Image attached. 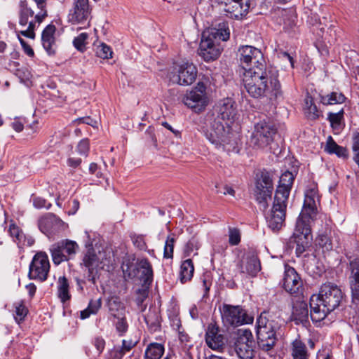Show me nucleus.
I'll return each instance as SVG.
<instances>
[{
    "instance_id": "f257e3e1",
    "label": "nucleus",
    "mask_w": 359,
    "mask_h": 359,
    "mask_svg": "<svg viewBox=\"0 0 359 359\" xmlns=\"http://www.w3.org/2000/svg\"><path fill=\"white\" fill-rule=\"evenodd\" d=\"M278 77V72L275 67L254 66L245 69L243 81L245 90L252 97H260L267 90H271L277 97L281 95Z\"/></svg>"
},
{
    "instance_id": "f03ea898",
    "label": "nucleus",
    "mask_w": 359,
    "mask_h": 359,
    "mask_svg": "<svg viewBox=\"0 0 359 359\" xmlns=\"http://www.w3.org/2000/svg\"><path fill=\"white\" fill-rule=\"evenodd\" d=\"M294 180L293 174L289 171L283 173L280 177L272 208L266 217L267 226L273 232L278 231L284 225L288 197Z\"/></svg>"
},
{
    "instance_id": "7ed1b4c3",
    "label": "nucleus",
    "mask_w": 359,
    "mask_h": 359,
    "mask_svg": "<svg viewBox=\"0 0 359 359\" xmlns=\"http://www.w3.org/2000/svg\"><path fill=\"white\" fill-rule=\"evenodd\" d=\"M344 299V293L335 284H323L318 295L310 299V316L313 322H320L327 315L339 306Z\"/></svg>"
},
{
    "instance_id": "20e7f679",
    "label": "nucleus",
    "mask_w": 359,
    "mask_h": 359,
    "mask_svg": "<svg viewBox=\"0 0 359 359\" xmlns=\"http://www.w3.org/2000/svg\"><path fill=\"white\" fill-rule=\"evenodd\" d=\"M204 135L215 148L227 152L234 151L237 146V137L233 133L229 123L221 122L218 118L207 116Z\"/></svg>"
},
{
    "instance_id": "39448f33",
    "label": "nucleus",
    "mask_w": 359,
    "mask_h": 359,
    "mask_svg": "<svg viewBox=\"0 0 359 359\" xmlns=\"http://www.w3.org/2000/svg\"><path fill=\"white\" fill-rule=\"evenodd\" d=\"M229 36V29L225 25H219L218 29L211 28L204 31L198 49L199 55L207 62L216 60L220 55L219 41H227Z\"/></svg>"
},
{
    "instance_id": "423d86ee",
    "label": "nucleus",
    "mask_w": 359,
    "mask_h": 359,
    "mask_svg": "<svg viewBox=\"0 0 359 359\" xmlns=\"http://www.w3.org/2000/svg\"><path fill=\"white\" fill-rule=\"evenodd\" d=\"M316 213L304 212L303 210L298 217L292 236L289 240V247H295V253L301 257L310 247L313 239L311 220Z\"/></svg>"
},
{
    "instance_id": "0eeeda50",
    "label": "nucleus",
    "mask_w": 359,
    "mask_h": 359,
    "mask_svg": "<svg viewBox=\"0 0 359 359\" xmlns=\"http://www.w3.org/2000/svg\"><path fill=\"white\" fill-rule=\"evenodd\" d=\"M280 325L273 320H269L262 314L257 320V339L258 348L271 355L277 341L276 333Z\"/></svg>"
},
{
    "instance_id": "6e6552de",
    "label": "nucleus",
    "mask_w": 359,
    "mask_h": 359,
    "mask_svg": "<svg viewBox=\"0 0 359 359\" xmlns=\"http://www.w3.org/2000/svg\"><path fill=\"white\" fill-rule=\"evenodd\" d=\"M121 269L125 277L134 278L140 275V279L144 285H149L153 281L152 266L147 258L137 259L134 255L123 258Z\"/></svg>"
},
{
    "instance_id": "1a4fd4ad",
    "label": "nucleus",
    "mask_w": 359,
    "mask_h": 359,
    "mask_svg": "<svg viewBox=\"0 0 359 359\" xmlns=\"http://www.w3.org/2000/svg\"><path fill=\"white\" fill-rule=\"evenodd\" d=\"M277 131L274 124L262 120L255 125L254 131L250 138V144L255 149H263L273 140Z\"/></svg>"
},
{
    "instance_id": "9d476101",
    "label": "nucleus",
    "mask_w": 359,
    "mask_h": 359,
    "mask_svg": "<svg viewBox=\"0 0 359 359\" xmlns=\"http://www.w3.org/2000/svg\"><path fill=\"white\" fill-rule=\"evenodd\" d=\"M197 74L196 67L191 62H185L175 64L168 72V76L172 83L189 86L196 81Z\"/></svg>"
},
{
    "instance_id": "9b49d317",
    "label": "nucleus",
    "mask_w": 359,
    "mask_h": 359,
    "mask_svg": "<svg viewBox=\"0 0 359 359\" xmlns=\"http://www.w3.org/2000/svg\"><path fill=\"white\" fill-rule=\"evenodd\" d=\"M222 321L228 326H239L253 322V317L247 314L240 306L224 304L220 309Z\"/></svg>"
},
{
    "instance_id": "f8f14e48",
    "label": "nucleus",
    "mask_w": 359,
    "mask_h": 359,
    "mask_svg": "<svg viewBox=\"0 0 359 359\" xmlns=\"http://www.w3.org/2000/svg\"><path fill=\"white\" fill-rule=\"evenodd\" d=\"M79 249L78 244L73 241L64 240L52 245L50 251L52 259L55 265L73 257Z\"/></svg>"
},
{
    "instance_id": "ddd939ff",
    "label": "nucleus",
    "mask_w": 359,
    "mask_h": 359,
    "mask_svg": "<svg viewBox=\"0 0 359 359\" xmlns=\"http://www.w3.org/2000/svg\"><path fill=\"white\" fill-rule=\"evenodd\" d=\"M255 344L250 330H240L234 343V350L240 359H252L255 355Z\"/></svg>"
},
{
    "instance_id": "4468645a",
    "label": "nucleus",
    "mask_w": 359,
    "mask_h": 359,
    "mask_svg": "<svg viewBox=\"0 0 359 359\" xmlns=\"http://www.w3.org/2000/svg\"><path fill=\"white\" fill-rule=\"evenodd\" d=\"M50 270L48 257L46 252H37L33 257L28 273V277L31 280L45 281Z\"/></svg>"
},
{
    "instance_id": "2eb2a0df",
    "label": "nucleus",
    "mask_w": 359,
    "mask_h": 359,
    "mask_svg": "<svg viewBox=\"0 0 359 359\" xmlns=\"http://www.w3.org/2000/svg\"><path fill=\"white\" fill-rule=\"evenodd\" d=\"M273 190V181L269 173L262 172L260 178L256 183L255 196L256 201L262 205L264 210L268 208V200L271 198Z\"/></svg>"
},
{
    "instance_id": "dca6fc26",
    "label": "nucleus",
    "mask_w": 359,
    "mask_h": 359,
    "mask_svg": "<svg viewBox=\"0 0 359 359\" xmlns=\"http://www.w3.org/2000/svg\"><path fill=\"white\" fill-rule=\"evenodd\" d=\"M226 15L234 19H241L249 11L250 0H218Z\"/></svg>"
},
{
    "instance_id": "f3484780",
    "label": "nucleus",
    "mask_w": 359,
    "mask_h": 359,
    "mask_svg": "<svg viewBox=\"0 0 359 359\" xmlns=\"http://www.w3.org/2000/svg\"><path fill=\"white\" fill-rule=\"evenodd\" d=\"M237 114L235 102L231 98H226L222 100L216 106L214 111L211 114H208V117L212 118H218L221 122L229 123V125L233 122Z\"/></svg>"
},
{
    "instance_id": "a211bd4d",
    "label": "nucleus",
    "mask_w": 359,
    "mask_h": 359,
    "mask_svg": "<svg viewBox=\"0 0 359 359\" xmlns=\"http://www.w3.org/2000/svg\"><path fill=\"white\" fill-rule=\"evenodd\" d=\"M241 273H245L252 277L256 276L261 270V264L257 253L254 250H249L237 264Z\"/></svg>"
},
{
    "instance_id": "6ab92c4d",
    "label": "nucleus",
    "mask_w": 359,
    "mask_h": 359,
    "mask_svg": "<svg viewBox=\"0 0 359 359\" xmlns=\"http://www.w3.org/2000/svg\"><path fill=\"white\" fill-rule=\"evenodd\" d=\"M103 253L99 251L96 254L94 249L88 248L87 252L83 255L82 262L81 263V267H85L88 270V280L91 281L93 284L95 283V271L98 267L102 268L100 266L102 263Z\"/></svg>"
},
{
    "instance_id": "aec40b11",
    "label": "nucleus",
    "mask_w": 359,
    "mask_h": 359,
    "mask_svg": "<svg viewBox=\"0 0 359 359\" xmlns=\"http://www.w3.org/2000/svg\"><path fill=\"white\" fill-rule=\"evenodd\" d=\"M240 61L247 67L250 65L254 66L265 67V60L262 51L251 46H243L239 48L238 51Z\"/></svg>"
},
{
    "instance_id": "412c9836",
    "label": "nucleus",
    "mask_w": 359,
    "mask_h": 359,
    "mask_svg": "<svg viewBox=\"0 0 359 359\" xmlns=\"http://www.w3.org/2000/svg\"><path fill=\"white\" fill-rule=\"evenodd\" d=\"M205 91V86L203 83H198L196 89L187 93L184 97L183 102L184 104L195 111H201L207 104Z\"/></svg>"
},
{
    "instance_id": "4be33fe9",
    "label": "nucleus",
    "mask_w": 359,
    "mask_h": 359,
    "mask_svg": "<svg viewBox=\"0 0 359 359\" xmlns=\"http://www.w3.org/2000/svg\"><path fill=\"white\" fill-rule=\"evenodd\" d=\"M283 282L284 289L291 294L297 296L302 292V280L295 269L287 264L285 266Z\"/></svg>"
},
{
    "instance_id": "5701e85b",
    "label": "nucleus",
    "mask_w": 359,
    "mask_h": 359,
    "mask_svg": "<svg viewBox=\"0 0 359 359\" xmlns=\"http://www.w3.org/2000/svg\"><path fill=\"white\" fill-rule=\"evenodd\" d=\"M63 224L62 221L53 214H47L39 220V228L44 234L49 236L56 233Z\"/></svg>"
},
{
    "instance_id": "b1692460",
    "label": "nucleus",
    "mask_w": 359,
    "mask_h": 359,
    "mask_svg": "<svg viewBox=\"0 0 359 359\" xmlns=\"http://www.w3.org/2000/svg\"><path fill=\"white\" fill-rule=\"evenodd\" d=\"M205 342L208 347L212 350L220 351L225 344L223 334L219 333V327L214 325H209L205 333Z\"/></svg>"
},
{
    "instance_id": "393cba45",
    "label": "nucleus",
    "mask_w": 359,
    "mask_h": 359,
    "mask_svg": "<svg viewBox=\"0 0 359 359\" xmlns=\"http://www.w3.org/2000/svg\"><path fill=\"white\" fill-rule=\"evenodd\" d=\"M348 269L350 271L348 280L352 297L354 300H359V258L351 260Z\"/></svg>"
},
{
    "instance_id": "a878e982",
    "label": "nucleus",
    "mask_w": 359,
    "mask_h": 359,
    "mask_svg": "<svg viewBox=\"0 0 359 359\" xmlns=\"http://www.w3.org/2000/svg\"><path fill=\"white\" fill-rule=\"evenodd\" d=\"M88 0H76L73 10L69 13V20L81 22L86 20L90 15Z\"/></svg>"
},
{
    "instance_id": "bb28decb",
    "label": "nucleus",
    "mask_w": 359,
    "mask_h": 359,
    "mask_svg": "<svg viewBox=\"0 0 359 359\" xmlns=\"http://www.w3.org/2000/svg\"><path fill=\"white\" fill-rule=\"evenodd\" d=\"M55 31V26L53 24H50L45 27L41 34L43 47L49 55H53L56 52V44L54 36Z\"/></svg>"
},
{
    "instance_id": "cd10ccee",
    "label": "nucleus",
    "mask_w": 359,
    "mask_h": 359,
    "mask_svg": "<svg viewBox=\"0 0 359 359\" xmlns=\"http://www.w3.org/2000/svg\"><path fill=\"white\" fill-rule=\"evenodd\" d=\"M292 316L296 324L306 323L309 318L307 304L303 301L297 302L293 306Z\"/></svg>"
},
{
    "instance_id": "c85d7f7f",
    "label": "nucleus",
    "mask_w": 359,
    "mask_h": 359,
    "mask_svg": "<svg viewBox=\"0 0 359 359\" xmlns=\"http://www.w3.org/2000/svg\"><path fill=\"white\" fill-rule=\"evenodd\" d=\"M318 200V190L316 188L308 189L305 194V198L302 210L304 212L316 213V201Z\"/></svg>"
},
{
    "instance_id": "c756f323",
    "label": "nucleus",
    "mask_w": 359,
    "mask_h": 359,
    "mask_svg": "<svg viewBox=\"0 0 359 359\" xmlns=\"http://www.w3.org/2000/svg\"><path fill=\"white\" fill-rule=\"evenodd\" d=\"M144 318L150 332H155L160 330L161 316L155 309H149Z\"/></svg>"
},
{
    "instance_id": "7c9ffc66",
    "label": "nucleus",
    "mask_w": 359,
    "mask_h": 359,
    "mask_svg": "<svg viewBox=\"0 0 359 359\" xmlns=\"http://www.w3.org/2000/svg\"><path fill=\"white\" fill-rule=\"evenodd\" d=\"M304 111L306 118L313 121L318 118L321 114V112L314 104L313 98L309 94L306 95L304 99Z\"/></svg>"
},
{
    "instance_id": "2f4dec72",
    "label": "nucleus",
    "mask_w": 359,
    "mask_h": 359,
    "mask_svg": "<svg viewBox=\"0 0 359 359\" xmlns=\"http://www.w3.org/2000/svg\"><path fill=\"white\" fill-rule=\"evenodd\" d=\"M194 266L191 259H187L180 266V279L182 283H185L193 277Z\"/></svg>"
},
{
    "instance_id": "473e14b6",
    "label": "nucleus",
    "mask_w": 359,
    "mask_h": 359,
    "mask_svg": "<svg viewBox=\"0 0 359 359\" xmlns=\"http://www.w3.org/2000/svg\"><path fill=\"white\" fill-rule=\"evenodd\" d=\"M292 355L293 359H309V357L306 345L299 339L292 342Z\"/></svg>"
},
{
    "instance_id": "72a5a7b5",
    "label": "nucleus",
    "mask_w": 359,
    "mask_h": 359,
    "mask_svg": "<svg viewBox=\"0 0 359 359\" xmlns=\"http://www.w3.org/2000/svg\"><path fill=\"white\" fill-rule=\"evenodd\" d=\"M109 312L114 318L123 315L124 306L118 297H111L107 302Z\"/></svg>"
},
{
    "instance_id": "f704fd0d",
    "label": "nucleus",
    "mask_w": 359,
    "mask_h": 359,
    "mask_svg": "<svg viewBox=\"0 0 359 359\" xmlns=\"http://www.w3.org/2000/svg\"><path fill=\"white\" fill-rule=\"evenodd\" d=\"M69 287V283L66 277H60L57 281V294L62 302L70 299Z\"/></svg>"
},
{
    "instance_id": "c9c22d12",
    "label": "nucleus",
    "mask_w": 359,
    "mask_h": 359,
    "mask_svg": "<svg viewBox=\"0 0 359 359\" xmlns=\"http://www.w3.org/2000/svg\"><path fill=\"white\" fill-rule=\"evenodd\" d=\"M164 353V346L160 344H151L145 351V359H160Z\"/></svg>"
},
{
    "instance_id": "e433bc0d",
    "label": "nucleus",
    "mask_w": 359,
    "mask_h": 359,
    "mask_svg": "<svg viewBox=\"0 0 359 359\" xmlns=\"http://www.w3.org/2000/svg\"><path fill=\"white\" fill-rule=\"evenodd\" d=\"M344 109H341L337 113L329 112L327 119L330 123L333 130L339 131L342 128V122L344 120Z\"/></svg>"
},
{
    "instance_id": "4c0bfd02",
    "label": "nucleus",
    "mask_w": 359,
    "mask_h": 359,
    "mask_svg": "<svg viewBox=\"0 0 359 359\" xmlns=\"http://www.w3.org/2000/svg\"><path fill=\"white\" fill-rule=\"evenodd\" d=\"M345 96L341 93L332 92L327 95L320 96V102L325 105L341 104L345 101Z\"/></svg>"
},
{
    "instance_id": "58836bf2",
    "label": "nucleus",
    "mask_w": 359,
    "mask_h": 359,
    "mask_svg": "<svg viewBox=\"0 0 359 359\" xmlns=\"http://www.w3.org/2000/svg\"><path fill=\"white\" fill-rule=\"evenodd\" d=\"M102 306L101 299L90 300L88 307L81 311V318L86 319L92 314H96Z\"/></svg>"
},
{
    "instance_id": "ea45409f",
    "label": "nucleus",
    "mask_w": 359,
    "mask_h": 359,
    "mask_svg": "<svg viewBox=\"0 0 359 359\" xmlns=\"http://www.w3.org/2000/svg\"><path fill=\"white\" fill-rule=\"evenodd\" d=\"M15 320L20 323L22 320H24L25 316L27 315L28 309L25 306L23 302H18L15 304Z\"/></svg>"
},
{
    "instance_id": "a19ab883",
    "label": "nucleus",
    "mask_w": 359,
    "mask_h": 359,
    "mask_svg": "<svg viewBox=\"0 0 359 359\" xmlns=\"http://www.w3.org/2000/svg\"><path fill=\"white\" fill-rule=\"evenodd\" d=\"M113 52L111 48L107 44L102 43L96 48V55L102 59L112 57Z\"/></svg>"
},
{
    "instance_id": "79ce46f5",
    "label": "nucleus",
    "mask_w": 359,
    "mask_h": 359,
    "mask_svg": "<svg viewBox=\"0 0 359 359\" xmlns=\"http://www.w3.org/2000/svg\"><path fill=\"white\" fill-rule=\"evenodd\" d=\"M175 239L173 237L168 236L163 252V257L165 259H172L173 257L174 245Z\"/></svg>"
},
{
    "instance_id": "37998d69",
    "label": "nucleus",
    "mask_w": 359,
    "mask_h": 359,
    "mask_svg": "<svg viewBox=\"0 0 359 359\" xmlns=\"http://www.w3.org/2000/svg\"><path fill=\"white\" fill-rule=\"evenodd\" d=\"M88 38L87 33H81L75 37L73 41L74 46L79 51L83 52L86 49V40Z\"/></svg>"
},
{
    "instance_id": "c03bdc74",
    "label": "nucleus",
    "mask_w": 359,
    "mask_h": 359,
    "mask_svg": "<svg viewBox=\"0 0 359 359\" xmlns=\"http://www.w3.org/2000/svg\"><path fill=\"white\" fill-rule=\"evenodd\" d=\"M200 247V244L198 240L193 236L189 241L187 243L184 248V254L186 256L189 257L191 255L192 252L197 251Z\"/></svg>"
},
{
    "instance_id": "a18cd8bd",
    "label": "nucleus",
    "mask_w": 359,
    "mask_h": 359,
    "mask_svg": "<svg viewBox=\"0 0 359 359\" xmlns=\"http://www.w3.org/2000/svg\"><path fill=\"white\" fill-rule=\"evenodd\" d=\"M318 244L326 251L332 250L333 245L330 238L325 233L320 234L317 238Z\"/></svg>"
},
{
    "instance_id": "49530a36",
    "label": "nucleus",
    "mask_w": 359,
    "mask_h": 359,
    "mask_svg": "<svg viewBox=\"0 0 359 359\" xmlns=\"http://www.w3.org/2000/svg\"><path fill=\"white\" fill-rule=\"evenodd\" d=\"M229 242L231 245H237L241 242V233L236 228L229 227Z\"/></svg>"
},
{
    "instance_id": "de8ad7c7",
    "label": "nucleus",
    "mask_w": 359,
    "mask_h": 359,
    "mask_svg": "<svg viewBox=\"0 0 359 359\" xmlns=\"http://www.w3.org/2000/svg\"><path fill=\"white\" fill-rule=\"evenodd\" d=\"M118 319L116 323V329L117 332L119 333L120 336L123 335L124 333L128 330V325L126 321V319L123 316H118L116 318Z\"/></svg>"
},
{
    "instance_id": "09e8293b",
    "label": "nucleus",
    "mask_w": 359,
    "mask_h": 359,
    "mask_svg": "<svg viewBox=\"0 0 359 359\" xmlns=\"http://www.w3.org/2000/svg\"><path fill=\"white\" fill-rule=\"evenodd\" d=\"M133 245L140 250H147V246L144 236L142 235H133L131 236Z\"/></svg>"
},
{
    "instance_id": "8fccbe9b",
    "label": "nucleus",
    "mask_w": 359,
    "mask_h": 359,
    "mask_svg": "<svg viewBox=\"0 0 359 359\" xmlns=\"http://www.w3.org/2000/svg\"><path fill=\"white\" fill-rule=\"evenodd\" d=\"M77 151L81 155L88 156L89 151V140L88 139H83L79 142L77 146Z\"/></svg>"
},
{
    "instance_id": "3c124183",
    "label": "nucleus",
    "mask_w": 359,
    "mask_h": 359,
    "mask_svg": "<svg viewBox=\"0 0 359 359\" xmlns=\"http://www.w3.org/2000/svg\"><path fill=\"white\" fill-rule=\"evenodd\" d=\"M20 15H24L26 17H32L34 15V11L27 6V4L21 1L20 3Z\"/></svg>"
},
{
    "instance_id": "603ef678",
    "label": "nucleus",
    "mask_w": 359,
    "mask_h": 359,
    "mask_svg": "<svg viewBox=\"0 0 359 359\" xmlns=\"http://www.w3.org/2000/svg\"><path fill=\"white\" fill-rule=\"evenodd\" d=\"M339 146L334 142L333 138L329 136L327 140L325 151L328 154H333L336 149H339Z\"/></svg>"
},
{
    "instance_id": "864d4df0",
    "label": "nucleus",
    "mask_w": 359,
    "mask_h": 359,
    "mask_svg": "<svg viewBox=\"0 0 359 359\" xmlns=\"http://www.w3.org/2000/svg\"><path fill=\"white\" fill-rule=\"evenodd\" d=\"M33 204L34 206L36 208H46L49 209L51 206V204L50 203H48L46 200L44 198H42L41 197H35L33 199Z\"/></svg>"
},
{
    "instance_id": "5fc2aeb1",
    "label": "nucleus",
    "mask_w": 359,
    "mask_h": 359,
    "mask_svg": "<svg viewBox=\"0 0 359 359\" xmlns=\"http://www.w3.org/2000/svg\"><path fill=\"white\" fill-rule=\"evenodd\" d=\"M215 188L217 189L216 191L217 193H221L223 194L224 195L229 194L232 196H235V190L228 184H224L222 187L216 185Z\"/></svg>"
},
{
    "instance_id": "6e6d98bb",
    "label": "nucleus",
    "mask_w": 359,
    "mask_h": 359,
    "mask_svg": "<svg viewBox=\"0 0 359 359\" xmlns=\"http://www.w3.org/2000/svg\"><path fill=\"white\" fill-rule=\"evenodd\" d=\"M175 325L177 326V328L178 330V337L180 341H181V343L187 344V343L189 342V337L184 330H180L181 325L180 320H177Z\"/></svg>"
},
{
    "instance_id": "4d7b16f0",
    "label": "nucleus",
    "mask_w": 359,
    "mask_h": 359,
    "mask_svg": "<svg viewBox=\"0 0 359 359\" xmlns=\"http://www.w3.org/2000/svg\"><path fill=\"white\" fill-rule=\"evenodd\" d=\"M10 233L13 237H15L19 243L22 242V239L25 237V235L22 231L19 230L17 226H11L9 229Z\"/></svg>"
},
{
    "instance_id": "13d9d810",
    "label": "nucleus",
    "mask_w": 359,
    "mask_h": 359,
    "mask_svg": "<svg viewBox=\"0 0 359 359\" xmlns=\"http://www.w3.org/2000/svg\"><path fill=\"white\" fill-rule=\"evenodd\" d=\"M93 344L95 346L96 349L98 351L99 353H101L104 348L105 341L103 338L100 337H95L93 341Z\"/></svg>"
},
{
    "instance_id": "bf43d9fd",
    "label": "nucleus",
    "mask_w": 359,
    "mask_h": 359,
    "mask_svg": "<svg viewBox=\"0 0 359 359\" xmlns=\"http://www.w3.org/2000/svg\"><path fill=\"white\" fill-rule=\"evenodd\" d=\"M89 172L90 174L95 175L97 177L100 178L102 177V173L100 171V168L95 163H91L89 166Z\"/></svg>"
},
{
    "instance_id": "052dcab7",
    "label": "nucleus",
    "mask_w": 359,
    "mask_h": 359,
    "mask_svg": "<svg viewBox=\"0 0 359 359\" xmlns=\"http://www.w3.org/2000/svg\"><path fill=\"white\" fill-rule=\"evenodd\" d=\"M124 354L125 353L121 348H114L109 352V356L111 359H121Z\"/></svg>"
},
{
    "instance_id": "680f3d73",
    "label": "nucleus",
    "mask_w": 359,
    "mask_h": 359,
    "mask_svg": "<svg viewBox=\"0 0 359 359\" xmlns=\"http://www.w3.org/2000/svg\"><path fill=\"white\" fill-rule=\"evenodd\" d=\"M145 139L148 142H156L154 135V129L152 127H149L145 132Z\"/></svg>"
},
{
    "instance_id": "e2e57ef3",
    "label": "nucleus",
    "mask_w": 359,
    "mask_h": 359,
    "mask_svg": "<svg viewBox=\"0 0 359 359\" xmlns=\"http://www.w3.org/2000/svg\"><path fill=\"white\" fill-rule=\"evenodd\" d=\"M136 344L135 341H133L132 340L126 341L123 340L122 341V348L121 349L126 353V351H129L133 347H134Z\"/></svg>"
},
{
    "instance_id": "0e129e2a",
    "label": "nucleus",
    "mask_w": 359,
    "mask_h": 359,
    "mask_svg": "<svg viewBox=\"0 0 359 359\" xmlns=\"http://www.w3.org/2000/svg\"><path fill=\"white\" fill-rule=\"evenodd\" d=\"M22 47L25 51V53L29 57H32L34 55V52L33 49L31 48V46L27 43L23 42Z\"/></svg>"
},
{
    "instance_id": "69168bd1",
    "label": "nucleus",
    "mask_w": 359,
    "mask_h": 359,
    "mask_svg": "<svg viewBox=\"0 0 359 359\" xmlns=\"http://www.w3.org/2000/svg\"><path fill=\"white\" fill-rule=\"evenodd\" d=\"M81 163V159L79 158H69L68 159V165L73 168L78 167Z\"/></svg>"
},
{
    "instance_id": "338daca9",
    "label": "nucleus",
    "mask_w": 359,
    "mask_h": 359,
    "mask_svg": "<svg viewBox=\"0 0 359 359\" xmlns=\"http://www.w3.org/2000/svg\"><path fill=\"white\" fill-rule=\"evenodd\" d=\"M26 289L29 293V297L32 298L34 296L36 291V285L34 283H31L26 285Z\"/></svg>"
},
{
    "instance_id": "774afa93",
    "label": "nucleus",
    "mask_w": 359,
    "mask_h": 359,
    "mask_svg": "<svg viewBox=\"0 0 359 359\" xmlns=\"http://www.w3.org/2000/svg\"><path fill=\"white\" fill-rule=\"evenodd\" d=\"M333 154H335L339 157H346V149L341 146L339 147V149H336L335 151L333 152Z\"/></svg>"
}]
</instances>
